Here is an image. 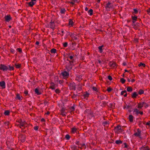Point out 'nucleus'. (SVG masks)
I'll use <instances>...</instances> for the list:
<instances>
[{
	"label": "nucleus",
	"instance_id": "42",
	"mask_svg": "<svg viewBox=\"0 0 150 150\" xmlns=\"http://www.w3.org/2000/svg\"><path fill=\"white\" fill-rule=\"evenodd\" d=\"M132 19L135 21H136L137 17L136 16H132Z\"/></svg>",
	"mask_w": 150,
	"mask_h": 150
},
{
	"label": "nucleus",
	"instance_id": "57",
	"mask_svg": "<svg viewBox=\"0 0 150 150\" xmlns=\"http://www.w3.org/2000/svg\"><path fill=\"white\" fill-rule=\"evenodd\" d=\"M144 107L145 108H146L148 106V105L146 103H145V104H144Z\"/></svg>",
	"mask_w": 150,
	"mask_h": 150
},
{
	"label": "nucleus",
	"instance_id": "56",
	"mask_svg": "<svg viewBox=\"0 0 150 150\" xmlns=\"http://www.w3.org/2000/svg\"><path fill=\"white\" fill-rule=\"evenodd\" d=\"M146 125H149L150 126V121H149V122H147L146 124Z\"/></svg>",
	"mask_w": 150,
	"mask_h": 150
},
{
	"label": "nucleus",
	"instance_id": "27",
	"mask_svg": "<svg viewBox=\"0 0 150 150\" xmlns=\"http://www.w3.org/2000/svg\"><path fill=\"white\" fill-rule=\"evenodd\" d=\"M127 90L128 92H131L132 91V88L131 87H128L127 88Z\"/></svg>",
	"mask_w": 150,
	"mask_h": 150
},
{
	"label": "nucleus",
	"instance_id": "31",
	"mask_svg": "<svg viewBox=\"0 0 150 150\" xmlns=\"http://www.w3.org/2000/svg\"><path fill=\"white\" fill-rule=\"evenodd\" d=\"M88 13L91 16L93 14V10L92 9H91L89 10L88 11Z\"/></svg>",
	"mask_w": 150,
	"mask_h": 150
},
{
	"label": "nucleus",
	"instance_id": "47",
	"mask_svg": "<svg viewBox=\"0 0 150 150\" xmlns=\"http://www.w3.org/2000/svg\"><path fill=\"white\" fill-rule=\"evenodd\" d=\"M77 94H74L72 96V97L73 98H75L77 96Z\"/></svg>",
	"mask_w": 150,
	"mask_h": 150
},
{
	"label": "nucleus",
	"instance_id": "3",
	"mask_svg": "<svg viewBox=\"0 0 150 150\" xmlns=\"http://www.w3.org/2000/svg\"><path fill=\"white\" fill-rule=\"evenodd\" d=\"M61 74L62 76H63V78L64 79H67L69 76V73L66 71L62 72Z\"/></svg>",
	"mask_w": 150,
	"mask_h": 150
},
{
	"label": "nucleus",
	"instance_id": "15",
	"mask_svg": "<svg viewBox=\"0 0 150 150\" xmlns=\"http://www.w3.org/2000/svg\"><path fill=\"white\" fill-rule=\"evenodd\" d=\"M22 97L19 94H17L16 95V98L19 100H21Z\"/></svg>",
	"mask_w": 150,
	"mask_h": 150
},
{
	"label": "nucleus",
	"instance_id": "51",
	"mask_svg": "<svg viewBox=\"0 0 150 150\" xmlns=\"http://www.w3.org/2000/svg\"><path fill=\"white\" fill-rule=\"evenodd\" d=\"M112 90V89L110 88H108V89H107V91L108 92H110V91H111Z\"/></svg>",
	"mask_w": 150,
	"mask_h": 150
},
{
	"label": "nucleus",
	"instance_id": "49",
	"mask_svg": "<svg viewBox=\"0 0 150 150\" xmlns=\"http://www.w3.org/2000/svg\"><path fill=\"white\" fill-rule=\"evenodd\" d=\"M34 129L35 130H38V126H35L34 127Z\"/></svg>",
	"mask_w": 150,
	"mask_h": 150
},
{
	"label": "nucleus",
	"instance_id": "43",
	"mask_svg": "<svg viewBox=\"0 0 150 150\" xmlns=\"http://www.w3.org/2000/svg\"><path fill=\"white\" fill-rule=\"evenodd\" d=\"M68 44L67 42H65L63 43V45L64 47H66L67 46Z\"/></svg>",
	"mask_w": 150,
	"mask_h": 150
},
{
	"label": "nucleus",
	"instance_id": "14",
	"mask_svg": "<svg viewBox=\"0 0 150 150\" xmlns=\"http://www.w3.org/2000/svg\"><path fill=\"white\" fill-rule=\"evenodd\" d=\"M139 110L137 108H135L134 109L133 112L134 114L138 115L139 114Z\"/></svg>",
	"mask_w": 150,
	"mask_h": 150
},
{
	"label": "nucleus",
	"instance_id": "12",
	"mask_svg": "<svg viewBox=\"0 0 150 150\" xmlns=\"http://www.w3.org/2000/svg\"><path fill=\"white\" fill-rule=\"evenodd\" d=\"M0 86L1 87L3 88H5V83L2 81L0 82Z\"/></svg>",
	"mask_w": 150,
	"mask_h": 150
},
{
	"label": "nucleus",
	"instance_id": "20",
	"mask_svg": "<svg viewBox=\"0 0 150 150\" xmlns=\"http://www.w3.org/2000/svg\"><path fill=\"white\" fill-rule=\"evenodd\" d=\"M134 117L132 115H129V121L130 122H132L133 121V120H134Z\"/></svg>",
	"mask_w": 150,
	"mask_h": 150
},
{
	"label": "nucleus",
	"instance_id": "13",
	"mask_svg": "<svg viewBox=\"0 0 150 150\" xmlns=\"http://www.w3.org/2000/svg\"><path fill=\"white\" fill-rule=\"evenodd\" d=\"M77 129V128L75 127H74L71 129V133L72 134H74L75 132H76Z\"/></svg>",
	"mask_w": 150,
	"mask_h": 150
},
{
	"label": "nucleus",
	"instance_id": "55",
	"mask_svg": "<svg viewBox=\"0 0 150 150\" xmlns=\"http://www.w3.org/2000/svg\"><path fill=\"white\" fill-rule=\"evenodd\" d=\"M17 50H18V51L20 52H22V50L21 48H18L17 49Z\"/></svg>",
	"mask_w": 150,
	"mask_h": 150
},
{
	"label": "nucleus",
	"instance_id": "61",
	"mask_svg": "<svg viewBox=\"0 0 150 150\" xmlns=\"http://www.w3.org/2000/svg\"><path fill=\"white\" fill-rule=\"evenodd\" d=\"M35 44L37 45H38L39 44V42L38 41H37V42H36Z\"/></svg>",
	"mask_w": 150,
	"mask_h": 150
},
{
	"label": "nucleus",
	"instance_id": "48",
	"mask_svg": "<svg viewBox=\"0 0 150 150\" xmlns=\"http://www.w3.org/2000/svg\"><path fill=\"white\" fill-rule=\"evenodd\" d=\"M70 109L71 110V111H74L75 110V108L74 106H72L70 108Z\"/></svg>",
	"mask_w": 150,
	"mask_h": 150
},
{
	"label": "nucleus",
	"instance_id": "62",
	"mask_svg": "<svg viewBox=\"0 0 150 150\" xmlns=\"http://www.w3.org/2000/svg\"><path fill=\"white\" fill-rule=\"evenodd\" d=\"M115 65V63H113L112 64V66L113 67H114Z\"/></svg>",
	"mask_w": 150,
	"mask_h": 150
},
{
	"label": "nucleus",
	"instance_id": "29",
	"mask_svg": "<svg viewBox=\"0 0 150 150\" xmlns=\"http://www.w3.org/2000/svg\"><path fill=\"white\" fill-rule=\"evenodd\" d=\"M8 69L10 71L13 70L14 69V67L13 66H11L10 65H8Z\"/></svg>",
	"mask_w": 150,
	"mask_h": 150
},
{
	"label": "nucleus",
	"instance_id": "40",
	"mask_svg": "<svg viewBox=\"0 0 150 150\" xmlns=\"http://www.w3.org/2000/svg\"><path fill=\"white\" fill-rule=\"evenodd\" d=\"M138 12V11L136 9H134V11L133 12V14L134 15L136 14Z\"/></svg>",
	"mask_w": 150,
	"mask_h": 150
},
{
	"label": "nucleus",
	"instance_id": "11",
	"mask_svg": "<svg viewBox=\"0 0 150 150\" xmlns=\"http://www.w3.org/2000/svg\"><path fill=\"white\" fill-rule=\"evenodd\" d=\"M4 18L5 21L8 22H9L10 20L11 19V17L10 15H7L6 16H5Z\"/></svg>",
	"mask_w": 150,
	"mask_h": 150
},
{
	"label": "nucleus",
	"instance_id": "16",
	"mask_svg": "<svg viewBox=\"0 0 150 150\" xmlns=\"http://www.w3.org/2000/svg\"><path fill=\"white\" fill-rule=\"evenodd\" d=\"M50 84L51 85L50 86V88L52 90L54 89L55 88L54 84L53 82H51Z\"/></svg>",
	"mask_w": 150,
	"mask_h": 150
},
{
	"label": "nucleus",
	"instance_id": "60",
	"mask_svg": "<svg viewBox=\"0 0 150 150\" xmlns=\"http://www.w3.org/2000/svg\"><path fill=\"white\" fill-rule=\"evenodd\" d=\"M143 112L142 111H139V114H140L141 115H142L143 114Z\"/></svg>",
	"mask_w": 150,
	"mask_h": 150
},
{
	"label": "nucleus",
	"instance_id": "24",
	"mask_svg": "<svg viewBox=\"0 0 150 150\" xmlns=\"http://www.w3.org/2000/svg\"><path fill=\"white\" fill-rule=\"evenodd\" d=\"M35 92L37 95H39L41 94V92L37 88L35 89Z\"/></svg>",
	"mask_w": 150,
	"mask_h": 150
},
{
	"label": "nucleus",
	"instance_id": "26",
	"mask_svg": "<svg viewBox=\"0 0 150 150\" xmlns=\"http://www.w3.org/2000/svg\"><path fill=\"white\" fill-rule=\"evenodd\" d=\"M73 21L71 19H69V25L72 26L73 25Z\"/></svg>",
	"mask_w": 150,
	"mask_h": 150
},
{
	"label": "nucleus",
	"instance_id": "32",
	"mask_svg": "<svg viewBox=\"0 0 150 150\" xmlns=\"http://www.w3.org/2000/svg\"><path fill=\"white\" fill-rule=\"evenodd\" d=\"M56 49L53 48L52 49L50 50V52L52 53H55L56 52Z\"/></svg>",
	"mask_w": 150,
	"mask_h": 150
},
{
	"label": "nucleus",
	"instance_id": "44",
	"mask_svg": "<svg viewBox=\"0 0 150 150\" xmlns=\"http://www.w3.org/2000/svg\"><path fill=\"white\" fill-rule=\"evenodd\" d=\"M146 12L147 13L150 15V8L146 10Z\"/></svg>",
	"mask_w": 150,
	"mask_h": 150
},
{
	"label": "nucleus",
	"instance_id": "9",
	"mask_svg": "<svg viewBox=\"0 0 150 150\" xmlns=\"http://www.w3.org/2000/svg\"><path fill=\"white\" fill-rule=\"evenodd\" d=\"M145 103L144 102L138 103L137 108L139 109H141Z\"/></svg>",
	"mask_w": 150,
	"mask_h": 150
},
{
	"label": "nucleus",
	"instance_id": "36",
	"mask_svg": "<svg viewBox=\"0 0 150 150\" xmlns=\"http://www.w3.org/2000/svg\"><path fill=\"white\" fill-rule=\"evenodd\" d=\"M84 98H88L89 96V94L88 93H86L83 95Z\"/></svg>",
	"mask_w": 150,
	"mask_h": 150
},
{
	"label": "nucleus",
	"instance_id": "21",
	"mask_svg": "<svg viewBox=\"0 0 150 150\" xmlns=\"http://www.w3.org/2000/svg\"><path fill=\"white\" fill-rule=\"evenodd\" d=\"M124 93H125V94L124 95V96L125 97H126L127 96V92H126V91L125 90V91H122L121 92V94L122 95H123Z\"/></svg>",
	"mask_w": 150,
	"mask_h": 150
},
{
	"label": "nucleus",
	"instance_id": "6",
	"mask_svg": "<svg viewBox=\"0 0 150 150\" xmlns=\"http://www.w3.org/2000/svg\"><path fill=\"white\" fill-rule=\"evenodd\" d=\"M141 131L139 129H138L137 130V132L135 133L133 135L135 136L138 137L139 138L141 139L142 138L141 136Z\"/></svg>",
	"mask_w": 150,
	"mask_h": 150
},
{
	"label": "nucleus",
	"instance_id": "5",
	"mask_svg": "<svg viewBox=\"0 0 150 150\" xmlns=\"http://www.w3.org/2000/svg\"><path fill=\"white\" fill-rule=\"evenodd\" d=\"M19 126L21 128L23 129L27 127V124L25 121H21Z\"/></svg>",
	"mask_w": 150,
	"mask_h": 150
},
{
	"label": "nucleus",
	"instance_id": "1",
	"mask_svg": "<svg viewBox=\"0 0 150 150\" xmlns=\"http://www.w3.org/2000/svg\"><path fill=\"white\" fill-rule=\"evenodd\" d=\"M122 127L121 126L118 125L116 127H115L114 130L115 133L118 134L120 133H121L123 131Z\"/></svg>",
	"mask_w": 150,
	"mask_h": 150
},
{
	"label": "nucleus",
	"instance_id": "34",
	"mask_svg": "<svg viewBox=\"0 0 150 150\" xmlns=\"http://www.w3.org/2000/svg\"><path fill=\"white\" fill-rule=\"evenodd\" d=\"M125 81H126L123 78H121L120 79V81L122 84L124 83L125 82Z\"/></svg>",
	"mask_w": 150,
	"mask_h": 150
},
{
	"label": "nucleus",
	"instance_id": "22",
	"mask_svg": "<svg viewBox=\"0 0 150 150\" xmlns=\"http://www.w3.org/2000/svg\"><path fill=\"white\" fill-rule=\"evenodd\" d=\"M141 150H150L149 148L147 146L142 147L140 148Z\"/></svg>",
	"mask_w": 150,
	"mask_h": 150
},
{
	"label": "nucleus",
	"instance_id": "54",
	"mask_svg": "<svg viewBox=\"0 0 150 150\" xmlns=\"http://www.w3.org/2000/svg\"><path fill=\"white\" fill-rule=\"evenodd\" d=\"M136 21H134L133 20L132 22H133V24H132V25L133 26H135V22Z\"/></svg>",
	"mask_w": 150,
	"mask_h": 150
},
{
	"label": "nucleus",
	"instance_id": "7",
	"mask_svg": "<svg viewBox=\"0 0 150 150\" xmlns=\"http://www.w3.org/2000/svg\"><path fill=\"white\" fill-rule=\"evenodd\" d=\"M105 7V8L106 9H110L113 8V6L112 3L109 2L108 3L106 4Z\"/></svg>",
	"mask_w": 150,
	"mask_h": 150
},
{
	"label": "nucleus",
	"instance_id": "64",
	"mask_svg": "<svg viewBox=\"0 0 150 150\" xmlns=\"http://www.w3.org/2000/svg\"><path fill=\"white\" fill-rule=\"evenodd\" d=\"M135 81V80L134 79H132L131 80V81L132 82H134V81Z\"/></svg>",
	"mask_w": 150,
	"mask_h": 150
},
{
	"label": "nucleus",
	"instance_id": "23",
	"mask_svg": "<svg viewBox=\"0 0 150 150\" xmlns=\"http://www.w3.org/2000/svg\"><path fill=\"white\" fill-rule=\"evenodd\" d=\"M103 45H102L101 46L98 47V48L100 53H102L103 51Z\"/></svg>",
	"mask_w": 150,
	"mask_h": 150
},
{
	"label": "nucleus",
	"instance_id": "4",
	"mask_svg": "<svg viewBox=\"0 0 150 150\" xmlns=\"http://www.w3.org/2000/svg\"><path fill=\"white\" fill-rule=\"evenodd\" d=\"M0 69L2 70L3 71H6L8 69V67L4 64H1Z\"/></svg>",
	"mask_w": 150,
	"mask_h": 150
},
{
	"label": "nucleus",
	"instance_id": "37",
	"mask_svg": "<svg viewBox=\"0 0 150 150\" xmlns=\"http://www.w3.org/2000/svg\"><path fill=\"white\" fill-rule=\"evenodd\" d=\"M108 124V122L107 121H105L103 122V124L104 125V126H107Z\"/></svg>",
	"mask_w": 150,
	"mask_h": 150
},
{
	"label": "nucleus",
	"instance_id": "53",
	"mask_svg": "<svg viewBox=\"0 0 150 150\" xmlns=\"http://www.w3.org/2000/svg\"><path fill=\"white\" fill-rule=\"evenodd\" d=\"M92 89L94 91H96L97 90V88L95 87H92Z\"/></svg>",
	"mask_w": 150,
	"mask_h": 150
},
{
	"label": "nucleus",
	"instance_id": "17",
	"mask_svg": "<svg viewBox=\"0 0 150 150\" xmlns=\"http://www.w3.org/2000/svg\"><path fill=\"white\" fill-rule=\"evenodd\" d=\"M50 26L52 29H54L55 27V23L54 22H50Z\"/></svg>",
	"mask_w": 150,
	"mask_h": 150
},
{
	"label": "nucleus",
	"instance_id": "50",
	"mask_svg": "<svg viewBox=\"0 0 150 150\" xmlns=\"http://www.w3.org/2000/svg\"><path fill=\"white\" fill-rule=\"evenodd\" d=\"M60 92V90L58 89H56L55 90V92L57 93H59Z\"/></svg>",
	"mask_w": 150,
	"mask_h": 150
},
{
	"label": "nucleus",
	"instance_id": "18",
	"mask_svg": "<svg viewBox=\"0 0 150 150\" xmlns=\"http://www.w3.org/2000/svg\"><path fill=\"white\" fill-rule=\"evenodd\" d=\"M66 113L65 112V109L62 108L61 110V115L63 116H65L66 115Z\"/></svg>",
	"mask_w": 150,
	"mask_h": 150
},
{
	"label": "nucleus",
	"instance_id": "58",
	"mask_svg": "<svg viewBox=\"0 0 150 150\" xmlns=\"http://www.w3.org/2000/svg\"><path fill=\"white\" fill-rule=\"evenodd\" d=\"M75 2H74V1H73L71 2H69V3H70L72 4V5L74 4L75 3Z\"/></svg>",
	"mask_w": 150,
	"mask_h": 150
},
{
	"label": "nucleus",
	"instance_id": "45",
	"mask_svg": "<svg viewBox=\"0 0 150 150\" xmlns=\"http://www.w3.org/2000/svg\"><path fill=\"white\" fill-rule=\"evenodd\" d=\"M83 148H86L85 145L84 144H82L81 145V147H80V148L81 149H82Z\"/></svg>",
	"mask_w": 150,
	"mask_h": 150
},
{
	"label": "nucleus",
	"instance_id": "63",
	"mask_svg": "<svg viewBox=\"0 0 150 150\" xmlns=\"http://www.w3.org/2000/svg\"><path fill=\"white\" fill-rule=\"evenodd\" d=\"M88 10V8L87 7H86L85 8V10L86 11H87Z\"/></svg>",
	"mask_w": 150,
	"mask_h": 150
},
{
	"label": "nucleus",
	"instance_id": "33",
	"mask_svg": "<svg viewBox=\"0 0 150 150\" xmlns=\"http://www.w3.org/2000/svg\"><path fill=\"white\" fill-rule=\"evenodd\" d=\"M66 11L64 8H62L60 10V13L62 14H64Z\"/></svg>",
	"mask_w": 150,
	"mask_h": 150
},
{
	"label": "nucleus",
	"instance_id": "46",
	"mask_svg": "<svg viewBox=\"0 0 150 150\" xmlns=\"http://www.w3.org/2000/svg\"><path fill=\"white\" fill-rule=\"evenodd\" d=\"M108 78L110 81H111L112 80V78L110 76H108Z\"/></svg>",
	"mask_w": 150,
	"mask_h": 150
},
{
	"label": "nucleus",
	"instance_id": "30",
	"mask_svg": "<svg viewBox=\"0 0 150 150\" xmlns=\"http://www.w3.org/2000/svg\"><path fill=\"white\" fill-rule=\"evenodd\" d=\"M9 113L10 111L8 110H6L4 112V114L6 115H9Z\"/></svg>",
	"mask_w": 150,
	"mask_h": 150
},
{
	"label": "nucleus",
	"instance_id": "25",
	"mask_svg": "<svg viewBox=\"0 0 150 150\" xmlns=\"http://www.w3.org/2000/svg\"><path fill=\"white\" fill-rule=\"evenodd\" d=\"M138 96V94L136 92H134L132 95V97L133 98H136Z\"/></svg>",
	"mask_w": 150,
	"mask_h": 150
},
{
	"label": "nucleus",
	"instance_id": "2",
	"mask_svg": "<svg viewBox=\"0 0 150 150\" xmlns=\"http://www.w3.org/2000/svg\"><path fill=\"white\" fill-rule=\"evenodd\" d=\"M74 56H69L67 57V60L71 64H72L74 62H75L74 59Z\"/></svg>",
	"mask_w": 150,
	"mask_h": 150
},
{
	"label": "nucleus",
	"instance_id": "35",
	"mask_svg": "<svg viewBox=\"0 0 150 150\" xmlns=\"http://www.w3.org/2000/svg\"><path fill=\"white\" fill-rule=\"evenodd\" d=\"M144 91L142 89H140L139 90L138 92V93L140 95H141L144 93Z\"/></svg>",
	"mask_w": 150,
	"mask_h": 150
},
{
	"label": "nucleus",
	"instance_id": "10",
	"mask_svg": "<svg viewBox=\"0 0 150 150\" xmlns=\"http://www.w3.org/2000/svg\"><path fill=\"white\" fill-rule=\"evenodd\" d=\"M36 0H31V1L29 3H28L29 6L30 7H32L36 3Z\"/></svg>",
	"mask_w": 150,
	"mask_h": 150
},
{
	"label": "nucleus",
	"instance_id": "52",
	"mask_svg": "<svg viewBox=\"0 0 150 150\" xmlns=\"http://www.w3.org/2000/svg\"><path fill=\"white\" fill-rule=\"evenodd\" d=\"M24 93L25 94V95H27L28 94V91L27 90H25L24 92Z\"/></svg>",
	"mask_w": 150,
	"mask_h": 150
},
{
	"label": "nucleus",
	"instance_id": "8",
	"mask_svg": "<svg viewBox=\"0 0 150 150\" xmlns=\"http://www.w3.org/2000/svg\"><path fill=\"white\" fill-rule=\"evenodd\" d=\"M69 86L70 89L75 90L76 88V85L73 82H71L69 84Z\"/></svg>",
	"mask_w": 150,
	"mask_h": 150
},
{
	"label": "nucleus",
	"instance_id": "38",
	"mask_svg": "<svg viewBox=\"0 0 150 150\" xmlns=\"http://www.w3.org/2000/svg\"><path fill=\"white\" fill-rule=\"evenodd\" d=\"M138 66L139 67H140L141 66H143L144 67H145L146 66L145 64L144 63H141L139 64L138 65Z\"/></svg>",
	"mask_w": 150,
	"mask_h": 150
},
{
	"label": "nucleus",
	"instance_id": "39",
	"mask_svg": "<svg viewBox=\"0 0 150 150\" xmlns=\"http://www.w3.org/2000/svg\"><path fill=\"white\" fill-rule=\"evenodd\" d=\"M15 65L16 68H19L21 67V64H16Z\"/></svg>",
	"mask_w": 150,
	"mask_h": 150
},
{
	"label": "nucleus",
	"instance_id": "28",
	"mask_svg": "<svg viewBox=\"0 0 150 150\" xmlns=\"http://www.w3.org/2000/svg\"><path fill=\"white\" fill-rule=\"evenodd\" d=\"M122 141H121L120 140H116L115 143L117 144H120L122 143Z\"/></svg>",
	"mask_w": 150,
	"mask_h": 150
},
{
	"label": "nucleus",
	"instance_id": "59",
	"mask_svg": "<svg viewBox=\"0 0 150 150\" xmlns=\"http://www.w3.org/2000/svg\"><path fill=\"white\" fill-rule=\"evenodd\" d=\"M130 106L129 105H127L126 107V108L127 109H129L130 107Z\"/></svg>",
	"mask_w": 150,
	"mask_h": 150
},
{
	"label": "nucleus",
	"instance_id": "41",
	"mask_svg": "<svg viewBox=\"0 0 150 150\" xmlns=\"http://www.w3.org/2000/svg\"><path fill=\"white\" fill-rule=\"evenodd\" d=\"M65 137L67 140H69L70 138V136L69 134H67L65 136Z\"/></svg>",
	"mask_w": 150,
	"mask_h": 150
},
{
	"label": "nucleus",
	"instance_id": "19",
	"mask_svg": "<svg viewBox=\"0 0 150 150\" xmlns=\"http://www.w3.org/2000/svg\"><path fill=\"white\" fill-rule=\"evenodd\" d=\"M71 150H78L77 146L75 145L71 146Z\"/></svg>",
	"mask_w": 150,
	"mask_h": 150
}]
</instances>
